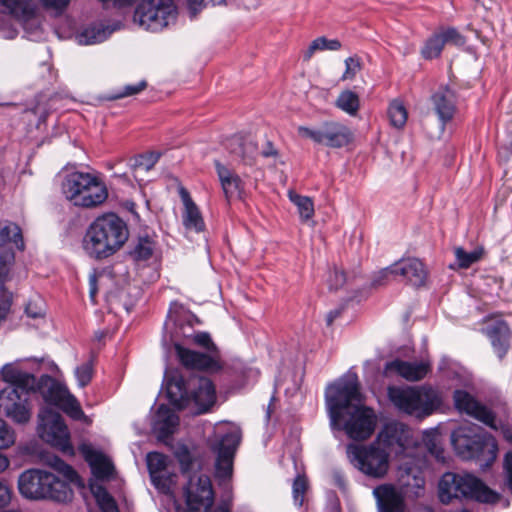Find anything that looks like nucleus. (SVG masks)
<instances>
[{
    "mask_svg": "<svg viewBox=\"0 0 512 512\" xmlns=\"http://www.w3.org/2000/svg\"><path fill=\"white\" fill-rule=\"evenodd\" d=\"M297 131L300 137L310 139L317 144L323 145V124L318 128L299 126Z\"/></svg>",
    "mask_w": 512,
    "mask_h": 512,
    "instance_id": "46",
    "label": "nucleus"
},
{
    "mask_svg": "<svg viewBox=\"0 0 512 512\" xmlns=\"http://www.w3.org/2000/svg\"><path fill=\"white\" fill-rule=\"evenodd\" d=\"M214 165L227 201L240 198L244 190V183L239 175L218 160L214 162Z\"/></svg>",
    "mask_w": 512,
    "mask_h": 512,
    "instance_id": "22",
    "label": "nucleus"
},
{
    "mask_svg": "<svg viewBox=\"0 0 512 512\" xmlns=\"http://www.w3.org/2000/svg\"><path fill=\"white\" fill-rule=\"evenodd\" d=\"M434 109L442 121L446 124L453 118L455 112V95L448 87H442L432 95Z\"/></svg>",
    "mask_w": 512,
    "mask_h": 512,
    "instance_id": "28",
    "label": "nucleus"
},
{
    "mask_svg": "<svg viewBox=\"0 0 512 512\" xmlns=\"http://www.w3.org/2000/svg\"><path fill=\"white\" fill-rule=\"evenodd\" d=\"M453 399L455 407L459 411L465 412L493 429H497L495 414L487 407L478 403L468 392L456 390Z\"/></svg>",
    "mask_w": 512,
    "mask_h": 512,
    "instance_id": "18",
    "label": "nucleus"
},
{
    "mask_svg": "<svg viewBox=\"0 0 512 512\" xmlns=\"http://www.w3.org/2000/svg\"><path fill=\"white\" fill-rule=\"evenodd\" d=\"M94 494L97 504L102 512H119L114 498L106 491V489L98 487Z\"/></svg>",
    "mask_w": 512,
    "mask_h": 512,
    "instance_id": "41",
    "label": "nucleus"
},
{
    "mask_svg": "<svg viewBox=\"0 0 512 512\" xmlns=\"http://www.w3.org/2000/svg\"><path fill=\"white\" fill-rule=\"evenodd\" d=\"M346 281V277L343 271L334 269L333 272L330 273L328 283L330 289H338L344 285Z\"/></svg>",
    "mask_w": 512,
    "mask_h": 512,
    "instance_id": "54",
    "label": "nucleus"
},
{
    "mask_svg": "<svg viewBox=\"0 0 512 512\" xmlns=\"http://www.w3.org/2000/svg\"><path fill=\"white\" fill-rule=\"evenodd\" d=\"M1 375L8 385L0 390V412L15 423H27L32 415L35 376L12 365H5Z\"/></svg>",
    "mask_w": 512,
    "mask_h": 512,
    "instance_id": "3",
    "label": "nucleus"
},
{
    "mask_svg": "<svg viewBox=\"0 0 512 512\" xmlns=\"http://www.w3.org/2000/svg\"><path fill=\"white\" fill-rule=\"evenodd\" d=\"M438 497L442 504L454 500H474L484 504H496L501 495L489 488L482 480L472 474L446 472L438 484Z\"/></svg>",
    "mask_w": 512,
    "mask_h": 512,
    "instance_id": "6",
    "label": "nucleus"
},
{
    "mask_svg": "<svg viewBox=\"0 0 512 512\" xmlns=\"http://www.w3.org/2000/svg\"><path fill=\"white\" fill-rule=\"evenodd\" d=\"M229 148L232 154L240 157L248 164H251L258 154L257 144L254 141L237 135L230 139Z\"/></svg>",
    "mask_w": 512,
    "mask_h": 512,
    "instance_id": "30",
    "label": "nucleus"
},
{
    "mask_svg": "<svg viewBox=\"0 0 512 512\" xmlns=\"http://www.w3.org/2000/svg\"><path fill=\"white\" fill-rule=\"evenodd\" d=\"M9 466V460L3 454H0V473L5 471Z\"/></svg>",
    "mask_w": 512,
    "mask_h": 512,
    "instance_id": "62",
    "label": "nucleus"
},
{
    "mask_svg": "<svg viewBox=\"0 0 512 512\" xmlns=\"http://www.w3.org/2000/svg\"><path fill=\"white\" fill-rule=\"evenodd\" d=\"M454 252L458 266L467 269L482 258L484 249L479 247L471 252H467L462 247H457Z\"/></svg>",
    "mask_w": 512,
    "mask_h": 512,
    "instance_id": "35",
    "label": "nucleus"
},
{
    "mask_svg": "<svg viewBox=\"0 0 512 512\" xmlns=\"http://www.w3.org/2000/svg\"><path fill=\"white\" fill-rule=\"evenodd\" d=\"M323 145L330 148H342L353 140V132L343 123L326 121L323 123Z\"/></svg>",
    "mask_w": 512,
    "mask_h": 512,
    "instance_id": "24",
    "label": "nucleus"
},
{
    "mask_svg": "<svg viewBox=\"0 0 512 512\" xmlns=\"http://www.w3.org/2000/svg\"><path fill=\"white\" fill-rule=\"evenodd\" d=\"M388 116L391 125L395 128H402L407 121V111L400 101H393L388 108Z\"/></svg>",
    "mask_w": 512,
    "mask_h": 512,
    "instance_id": "39",
    "label": "nucleus"
},
{
    "mask_svg": "<svg viewBox=\"0 0 512 512\" xmlns=\"http://www.w3.org/2000/svg\"><path fill=\"white\" fill-rule=\"evenodd\" d=\"M15 35V32H11V34L9 35L10 38H13Z\"/></svg>",
    "mask_w": 512,
    "mask_h": 512,
    "instance_id": "64",
    "label": "nucleus"
},
{
    "mask_svg": "<svg viewBox=\"0 0 512 512\" xmlns=\"http://www.w3.org/2000/svg\"><path fill=\"white\" fill-rule=\"evenodd\" d=\"M241 440V432L236 427H231L220 436L219 442L213 448L216 453L215 478L222 485L229 481L233 474V461L235 452Z\"/></svg>",
    "mask_w": 512,
    "mask_h": 512,
    "instance_id": "15",
    "label": "nucleus"
},
{
    "mask_svg": "<svg viewBox=\"0 0 512 512\" xmlns=\"http://www.w3.org/2000/svg\"><path fill=\"white\" fill-rule=\"evenodd\" d=\"M340 315V310H333V311H330L327 315V324L328 325H331L333 323V321L339 317Z\"/></svg>",
    "mask_w": 512,
    "mask_h": 512,
    "instance_id": "61",
    "label": "nucleus"
},
{
    "mask_svg": "<svg viewBox=\"0 0 512 512\" xmlns=\"http://www.w3.org/2000/svg\"><path fill=\"white\" fill-rule=\"evenodd\" d=\"M399 427L396 423L386 424L381 432L377 436V440L374 442L378 446L383 444L385 447L393 446L394 444H400L401 438L398 435Z\"/></svg>",
    "mask_w": 512,
    "mask_h": 512,
    "instance_id": "36",
    "label": "nucleus"
},
{
    "mask_svg": "<svg viewBox=\"0 0 512 512\" xmlns=\"http://www.w3.org/2000/svg\"><path fill=\"white\" fill-rule=\"evenodd\" d=\"M176 475L169 473L167 469L158 474V479L151 478L152 484L161 492L167 493L176 482Z\"/></svg>",
    "mask_w": 512,
    "mask_h": 512,
    "instance_id": "44",
    "label": "nucleus"
},
{
    "mask_svg": "<svg viewBox=\"0 0 512 512\" xmlns=\"http://www.w3.org/2000/svg\"><path fill=\"white\" fill-rule=\"evenodd\" d=\"M225 0H188L189 10L194 17L197 12L204 6L211 4L212 6L221 5Z\"/></svg>",
    "mask_w": 512,
    "mask_h": 512,
    "instance_id": "52",
    "label": "nucleus"
},
{
    "mask_svg": "<svg viewBox=\"0 0 512 512\" xmlns=\"http://www.w3.org/2000/svg\"><path fill=\"white\" fill-rule=\"evenodd\" d=\"M173 0H142L134 12V22L145 30L157 32L176 19Z\"/></svg>",
    "mask_w": 512,
    "mask_h": 512,
    "instance_id": "13",
    "label": "nucleus"
},
{
    "mask_svg": "<svg viewBox=\"0 0 512 512\" xmlns=\"http://www.w3.org/2000/svg\"><path fill=\"white\" fill-rule=\"evenodd\" d=\"M97 291V275L93 273L89 276V294L92 302H95Z\"/></svg>",
    "mask_w": 512,
    "mask_h": 512,
    "instance_id": "58",
    "label": "nucleus"
},
{
    "mask_svg": "<svg viewBox=\"0 0 512 512\" xmlns=\"http://www.w3.org/2000/svg\"><path fill=\"white\" fill-rule=\"evenodd\" d=\"M451 443L458 456L481 461V466H490L497 457V441L476 424L466 423L453 430Z\"/></svg>",
    "mask_w": 512,
    "mask_h": 512,
    "instance_id": "7",
    "label": "nucleus"
},
{
    "mask_svg": "<svg viewBox=\"0 0 512 512\" xmlns=\"http://www.w3.org/2000/svg\"><path fill=\"white\" fill-rule=\"evenodd\" d=\"M50 464L64 479L42 469L25 470L18 478V489L23 497L31 500L50 499L56 502L71 500L73 491L69 483L78 480L76 471L59 457H54Z\"/></svg>",
    "mask_w": 512,
    "mask_h": 512,
    "instance_id": "2",
    "label": "nucleus"
},
{
    "mask_svg": "<svg viewBox=\"0 0 512 512\" xmlns=\"http://www.w3.org/2000/svg\"><path fill=\"white\" fill-rule=\"evenodd\" d=\"M79 451L97 479H106L113 474L114 466L110 459L102 452L94 449L90 443H82L79 446Z\"/></svg>",
    "mask_w": 512,
    "mask_h": 512,
    "instance_id": "20",
    "label": "nucleus"
},
{
    "mask_svg": "<svg viewBox=\"0 0 512 512\" xmlns=\"http://www.w3.org/2000/svg\"><path fill=\"white\" fill-rule=\"evenodd\" d=\"M146 460L150 478L158 479V474L167 467V457L159 452H150Z\"/></svg>",
    "mask_w": 512,
    "mask_h": 512,
    "instance_id": "38",
    "label": "nucleus"
},
{
    "mask_svg": "<svg viewBox=\"0 0 512 512\" xmlns=\"http://www.w3.org/2000/svg\"><path fill=\"white\" fill-rule=\"evenodd\" d=\"M38 434L41 439L66 454H73L68 427L62 416L52 408L40 410L38 415Z\"/></svg>",
    "mask_w": 512,
    "mask_h": 512,
    "instance_id": "14",
    "label": "nucleus"
},
{
    "mask_svg": "<svg viewBox=\"0 0 512 512\" xmlns=\"http://www.w3.org/2000/svg\"><path fill=\"white\" fill-rule=\"evenodd\" d=\"M155 250V242L149 237L139 238L133 250V256L136 260H148Z\"/></svg>",
    "mask_w": 512,
    "mask_h": 512,
    "instance_id": "40",
    "label": "nucleus"
},
{
    "mask_svg": "<svg viewBox=\"0 0 512 512\" xmlns=\"http://www.w3.org/2000/svg\"><path fill=\"white\" fill-rule=\"evenodd\" d=\"M346 69L342 75V80H352L356 74L361 70L360 59L356 56L348 57L345 60Z\"/></svg>",
    "mask_w": 512,
    "mask_h": 512,
    "instance_id": "50",
    "label": "nucleus"
},
{
    "mask_svg": "<svg viewBox=\"0 0 512 512\" xmlns=\"http://www.w3.org/2000/svg\"><path fill=\"white\" fill-rule=\"evenodd\" d=\"M414 480H415V486L418 487V488H423L424 487V484H425V481L423 478L421 477H414Z\"/></svg>",
    "mask_w": 512,
    "mask_h": 512,
    "instance_id": "63",
    "label": "nucleus"
},
{
    "mask_svg": "<svg viewBox=\"0 0 512 512\" xmlns=\"http://www.w3.org/2000/svg\"><path fill=\"white\" fill-rule=\"evenodd\" d=\"M336 106L347 114L355 116L360 107L359 97L355 92L345 90L339 94Z\"/></svg>",
    "mask_w": 512,
    "mask_h": 512,
    "instance_id": "33",
    "label": "nucleus"
},
{
    "mask_svg": "<svg viewBox=\"0 0 512 512\" xmlns=\"http://www.w3.org/2000/svg\"><path fill=\"white\" fill-rule=\"evenodd\" d=\"M166 394L176 408L194 406L197 414L210 410L216 401L213 382L204 376H191L187 380L177 371L166 375Z\"/></svg>",
    "mask_w": 512,
    "mask_h": 512,
    "instance_id": "5",
    "label": "nucleus"
},
{
    "mask_svg": "<svg viewBox=\"0 0 512 512\" xmlns=\"http://www.w3.org/2000/svg\"><path fill=\"white\" fill-rule=\"evenodd\" d=\"M379 512H404V500L391 485H381L373 490Z\"/></svg>",
    "mask_w": 512,
    "mask_h": 512,
    "instance_id": "27",
    "label": "nucleus"
},
{
    "mask_svg": "<svg viewBox=\"0 0 512 512\" xmlns=\"http://www.w3.org/2000/svg\"><path fill=\"white\" fill-rule=\"evenodd\" d=\"M184 496L188 512H207L214 503L210 477L202 473L189 475L184 487Z\"/></svg>",
    "mask_w": 512,
    "mask_h": 512,
    "instance_id": "16",
    "label": "nucleus"
},
{
    "mask_svg": "<svg viewBox=\"0 0 512 512\" xmlns=\"http://www.w3.org/2000/svg\"><path fill=\"white\" fill-rule=\"evenodd\" d=\"M430 370L428 362H409L396 359L385 364L383 373L386 377L400 376L413 382L422 380Z\"/></svg>",
    "mask_w": 512,
    "mask_h": 512,
    "instance_id": "19",
    "label": "nucleus"
},
{
    "mask_svg": "<svg viewBox=\"0 0 512 512\" xmlns=\"http://www.w3.org/2000/svg\"><path fill=\"white\" fill-rule=\"evenodd\" d=\"M74 373L78 386L81 388L87 386L93 377V362L90 360L77 366Z\"/></svg>",
    "mask_w": 512,
    "mask_h": 512,
    "instance_id": "43",
    "label": "nucleus"
},
{
    "mask_svg": "<svg viewBox=\"0 0 512 512\" xmlns=\"http://www.w3.org/2000/svg\"><path fill=\"white\" fill-rule=\"evenodd\" d=\"M112 33L108 27L101 24H92L76 35V39L81 45H93L105 41Z\"/></svg>",
    "mask_w": 512,
    "mask_h": 512,
    "instance_id": "31",
    "label": "nucleus"
},
{
    "mask_svg": "<svg viewBox=\"0 0 512 512\" xmlns=\"http://www.w3.org/2000/svg\"><path fill=\"white\" fill-rule=\"evenodd\" d=\"M34 387L46 403L59 407L74 420H87L76 397L69 392L64 384L50 375L45 374L38 380L35 379Z\"/></svg>",
    "mask_w": 512,
    "mask_h": 512,
    "instance_id": "11",
    "label": "nucleus"
},
{
    "mask_svg": "<svg viewBox=\"0 0 512 512\" xmlns=\"http://www.w3.org/2000/svg\"><path fill=\"white\" fill-rule=\"evenodd\" d=\"M10 500L11 493L9 488L6 485L0 483V508L9 504Z\"/></svg>",
    "mask_w": 512,
    "mask_h": 512,
    "instance_id": "57",
    "label": "nucleus"
},
{
    "mask_svg": "<svg viewBox=\"0 0 512 512\" xmlns=\"http://www.w3.org/2000/svg\"><path fill=\"white\" fill-rule=\"evenodd\" d=\"M15 442L14 430L0 418V449H6Z\"/></svg>",
    "mask_w": 512,
    "mask_h": 512,
    "instance_id": "45",
    "label": "nucleus"
},
{
    "mask_svg": "<svg viewBox=\"0 0 512 512\" xmlns=\"http://www.w3.org/2000/svg\"><path fill=\"white\" fill-rule=\"evenodd\" d=\"M483 332L490 339L491 345L501 360L507 354L510 344V329L505 321L498 320L488 324Z\"/></svg>",
    "mask_w": 512,
    "mask_h": 512,
    "instance_id": "23",
    "label": "nucleus"
},
{
    "mask_svg": "<svg viewBox=\"0 0 512 512\" xmlns=\"http://www.w3.org/2000/svg\"><path fill=\"white\" fill-rule=\"evenodd\" d=\"M277 151L273 148L270 142L267 143V148L261 152V155L264 157L275 156Z\"/></svg>",
    "mask_w": 512,
    "mask_h": 512,
    "instance_id": "60",
    "label": "nucleus"
},
{
    "mask_svg": "<svg viewBox=\"0 0 512 512\" xmlns=\"http://www.w3.org/2000/svg\"><path fill=\"white\" fill-rule=\"evenodd\" d=\"M158 157L154 155H140L137 157L132 164V168L135 172L139 170L150 171L156 164Z\"/></svg>",
    "mask_w": 512,
    "mask_h": 512,
    "instance_id": "49",
    "label": "nucleus"
},
{
    "mask_svg": "<svg viewBox=\"0 0 512 512\" xmlns=\"http://www.w3.org/2000/svg\"><path fill=\"white\" fill-rule=\"evenodd\" d=\"M176 458L181 466V471L184 474L189 473L192 470L193 459L190 451L187 447L183 446L179 448L176 453Z\"/></svg>",
    "mask_w": 512,
    "mask_h": 512,
    "instance_id": "47",
    "label": "nucleus"
},
{
    "mask_svg": "<svg viewBox=\"0 0 512 512\" xmlns=\"http://www.w3.org/2000/svg\"><path fill=\"white\" fill-rule=\"evenodd\" d=\"M444 47L443 39L439 32L428 38L421 49V55L424 59L430 60L440 56Z\"/></svg>",
    "mask_w": 512,
    "mask_h": 512,
    "instance_id": "37",
    "label": "nucleus"
},
{
    "mask_svg": "<svg viewBox=\"0 0 512 512\" xmlns=\"http://www.w3.org/2000/svg\"><path fill=\"white\" fill-rule=\"evenodd\" d=\"M193 318L194 315L186 311L181 304L173 302L164 324V330L168 332L173 326L174 331H170L171 340L180 337L191 338L193 344L204 350L203 353L220 356V351L208 332L190 333Z\"/></svg>",
    "mask_w": 512,
    "mask_h": 512,
    "instance_id": "10",
    "label": "nucleus"
},
{
    "mask_svg": "<svg viewBox=\"0 0 512 512\" xmlns=\"http://www.w3.org/2000/svg\"><path fill=\"white\" fill-rule=\"evenodd\" d=\"M439 34L443 39L444 45L446 43H451L456 46H462L465 44V38L455 28H447L440 31Z\"/></svg>",
    "mask_w": 512,
    "mask_h": 512,
    "instance_id": "48",
    "label": "nucleus"
},
{
    "mask_svg": "<svg viewBox=\"0 0 512 512\" xmlns=\"http://www.w3.org/2000/svg\"><path fill=\"white\" fill-rule=\"evenodd\" d=\"M341 42L337 39H328L324 36L314 39L308 49L305 51L303 58L308 61L316 51H337L341 48Z\"/></svg>",
    "mask_w": 512,
    "mask_h": 512,
    "instance_id": "32",
    "label": "nucleus"
},
{
    "mask_svg": "<svg viewBox=\"0 0 512 512\" xmlns=\"http://www.w3.org/2000/svg\"><path fill=\"white\" fill-rule=\"evenodd\" d=\"M396 264V275L402 276L415 287L425 284L427 271L424 264L417 258L402 259Z\"/></svg>",
    "mask_w": 512,
    "mask_h": 512,
    "instance_id": "25",
    "label": "nucleus"
},
{
    "mask_svg": "<svg viewBox=\"0 0 512 512\" xmlns=\"http://www.w3.org/2000/svg\"><path fill=\"white\" fill-rule=\"evenodd\" d=\"M231 498L223 500L222 503L213 512H230Z\"/></svg>",
    "mask_w": 512,
    "mask_h": 512,
    "instance_id": "59",
    "label": "nucleus"
},
{
    "mask_svg": "<svg viewBox=\"0 0 512 512\" xmlns=\"http://www.w3.org/2000/svg\"><path fill=\"white\" fill-rule=\"evenodd\" d=\"M290 201L297 207L299 215L302 220L307 221L314 215V204L310 197L299 195L295 192L290 191Z\"/></svg>",
    "mask_w": 512,
    "mask_h": 512,
    "instance_id": "34",
    "label": "nucleus"
},
{
    "mask_svg": "<svg viewBox=\"0 0 512 512\" xmlns=\"http://www.w3.org/2000/svg\"><path fill=\"white\" fill-rule=\"evenodd\" d=\"M0 13L12 15L24 26H33L38 22L34 0H0Z\"/></svg>",
    "mask_w": 512,
    "mask_h": 512,
    "instance_id": "21",
    "label": "nucleus"
},
{
    "mask_svg": "<svg viewBox=\"0 0 512 512\" xmlns=\"http://www.w3.org/2000/svg\"><path fill=\"white\" fill-rule=\"evenodd\" d=\"M179 424V417L167 405L161 404L156 412V420L154 429L158 432L159 437L166 438L171 436Z\"/></svg>",
    "mask_w": 512,
    "mask_h": 512,
    "instance_id": "29",
    "label": "nucleus"
},
{
    "mask_svg": "<svg viewBox=\"0 0 512 512\" xmlns=\"http://www.w3.org/2000/svg\"><path fill=\"white\" fill-rule=\"evenodd\" d=\"M175 352L181 365L190 370L218 371L221 369V356L206 354L174 343Z\"/></svg>",
    "mask_w": 512,
    "mask_h": 512,
    "instance_id": "17",
    "label": "nucleus"
},
{
    "mask_svg": "<svg viewBox=\"0 0 512 512\" xmlns=\"http://www.w3.org/2000/svg\"><path fill=\"white\" fill-rule=\"evenodd\" d=\"M308 489V481L305 476L298 475L292 485V494L295 505L301 507Z\"/></svg>",
    "mask_w": 512,
    "mask_h": 512,
    "instance_id": "42",
    "label": "nucleus"
},
{
    "mask_svg": "<svg viewBox=\"0 0 512 512\" xmlns=\"http://www.w3.org/2000/svg\"><path fill=\"white\" fill-rule=\"evenodd\" d=\"M26 314L31 318H39L44 315V311L41 307H37L36 303L30 301L26 306Z\"/></svg>",
    "mask_w": 512,
    "mask_h": 512,
    "instance_id": "56",
    "label": "nucleus"
},
{
    "mask_svg": "<svg viewBox=\"0 0 512 512\" xmlns=\"http://www.w3.org/2000/svg\"><path fill=\"white\" fill-rule=\"evenodd\" d=\"M395 270L396 264H393L390 267L384 268L377 272L372 279V286L378 287L385 285L389 281L390 277L397 276Z\"/></svg>",
    "mask_w": 512,
    "mask_h": 512,
    "instance_id": "51",
    "label": "nucleus"
},
{
    "mask_svg": "<svg viewBox=\"0 0 512 512\" xmlns=\"http://www.w3.org/2000/svg\"><path fill=\"white\" fill-rule=\"evenodd\" d=\"M61 191L66 200L81 208L97 207L108 197L105 184L96 175L81 171L65 173Z\"/></svg>",
    "mask_w": 512,
    "mask_h": 512,
    "instance_id": "9",
    "label": "nucleus"
},
{
    "mask_svg": "<svg viewBox=\"0 0 512 512\" xmlns=\"http://www.w3.org/2000/svg\"><path fill=\"white\" fill-rule=\"evenodd\" d=\"M346 454L355 468L370 477L381 478L388 471L389 454L374 442L368 446L350 443Z\"/></svg>",
    "mask_w": 512,
    "mask_h": 512,
    "instance_id": "12",
    "label": "nucleus"
},
{
    "mask_svg": "<svg viewBox=\"0 0 512 512\" xmlns=\"http://www.w3.org/2000/svg\"><path fill=\"white\" fill-rule=\"evenodd\" d=\"M42 5L46 9H50L54 12L61 13L63 10L66 9L68 4L70 3V0H40Z\"/></svg>",
    "mask_w": 512,
    "mask_h": 512,
    "instance_id": "55",
    "label": "nucleus"
},
{
    "mask_svg": "<svg viewBox=\"0 0 512 512\" xmlns=\"http://www.w3.org/2000/svg\"><path fill=\"white\" fill-rule=\"evenodd\" d=\"M387 396L399 413L417 419L430 416L442 403L439 393L425 386H389Z\"/></svg>",
    "mask_w": 512,
    "mask_h": 512,
    "instance_id": "8",
    "label": "nucleus"
},
{
    "mask_svg": "<svg viewBox=\"0 0 512 512\" xmlns=\"http://www.w3.org/2000/svg\"><path fill=\"white\" fill-rule=\"evenodd\" d=\"M179 193L184 205V211L182 214L184 227L187 230L194 231L196 233L203 232L205 229V223L199 208L192 200L186 189L181 188Z\"/></svg>",
    "mask_w": 512,
    "mask_h": 512,
    "instance_id": "26",
    "label": "nucleus"
},
{
    "mask_svg": "<svg viewBox=\"0 0 512 512\" xmlns=\"http://www.w3.org/2000/svg\"><path fill=\"white\" fill-rule=\"evenodd\" d=\"M147 87V82L142 80L137 84H129L126 85L123 90L116 96L117 98L128 97L132 95H136L143 91Z\"/></svg>",
    "mask_w": 512,
    "mask_h": 512,
    "instance_id": "53",
    "label": "nucleus"
},
{
    "mask_svg": "<svg viewBox=\"0 0 512 512\" xmlns=\"http://www.w3.org/2000/svg\"><path fill=\"white\" fill-rule=\"evenodd\" d=\"M330 428L344 431L348 438L363 441L371 437L377 425V416L362 401L360 383L355 372L345 375L330 384L325 392Z\"/></svg>",
    "mask_w": 512,
    "mask_h": 512,
    "instance_id": "1",
    "label": "nucleus"
},
{
    "mask_svg": "<svg viewBox=\"0 0 512 512\" xmlns=\"http://www.w3.org/2000/svg\"><path fill=\"white\" fill-rule=\"evenodd\" d=\"M129 238L126 222L115 213L98 216L87 228L83 249L94 259H105L120 250Z\"/></svg>",
    "mask_w": 512,
    "mask_h": 512,
    "instance_id": "4",
    "label": "nucleus"
}]
</instances>
